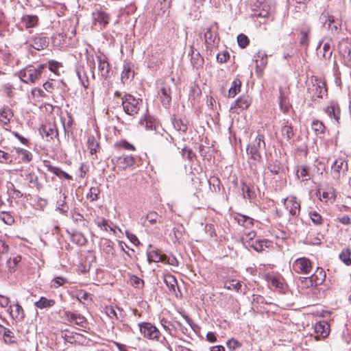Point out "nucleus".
Wrapping results in <instances>:
<instances>
[{
	"mask_svg": "<svg viewBox=\"0 0 351 351\" xmlns=\"http://www.w3.org/2000/svg\"><path fill=\"white\" fill-rule=\"evenodd\" d=\"M261 145L263 147L265 146L264 136L258 132V134L254 141L247 145L246 149L248 161L250 164V168L253 171L256 170L257 165L261 163L262 160V157L259 152Z\"/></svg>",
	"mask_w": 351,
	"mask_h": 351,
	"instance_id": "f257e3e1",
	"label": "nucleus"
},
{
	"mask_svg": "<svg viewBox=\"0 0 351 351\" xmlns=\"http://www.w3.org/2000/svg\"><path fill=\"white\" fill-rule=\"evenodd\" d=\"M45 68V64H39L38 66L28 65L19 71V77L25 83H35L41 77Z\"/></svg>",
	"mask_w": 351,
	"mask_h": 351,
	"instance_id": "f03ea898",
	"label": "nucleus"
},
{
	"mask_svg": "<svg viewBox=\"0 0 351 351\" xmlns=\"http://www.w3.org/2000/svg\"><path fill=\"white\" fill-rule=\"evenodd\" d=\"M307 89L313 98H323L327 94L326 82L322 78L315 76L311 77Z\"/></svg>",
	"mask_w": 351,
	"mask_h": 351,
	"instance_id": "7ed1b4c3",
	"label": "nucleus"
},
{
	"mask_svg": "<svg viewBox=\"0 0 351 351\" xmlns=\"http://www.w3.org/2000/svg\"><path fill=\"white\" fill-rule=\"evenodd\" d=\"M122 106L124 112L130 116L136 114L140 109L138 99L129 94L125 95L124 97L122 98Z\"/></svg>",
	"mask_w": 351,
	"mask_h": 351,
	"instance_id": "20e7f679",
	"label": "nucleus"
},
{
	"mask_svg": "<svg viewBox=\"0 0 351 351\" xmlns=\"http://www.w3.org/2000/svg\"><path fill=\"white\" fill-rule=\"evenodd\" d=\"M348 169V162L343 158H338L334 161L331 166L330 174L332 178L339 181L343 177Z\"/></svg>",
	"mask_w": 351,
	"mask_h": 351,
	"instance_id": "39448f33",
	"label": "nucleus"
},
{
	"mask_svg": "<svg viewBox=\"0 0 351 351\" xmlns=\"http://www.w3.org/2000/svg\"><path fill=\"white\" fill-rule=\"evenodd\" d=\"M141 333L144 337L151 340L158 341L160 337L158 329L149 322H141L138 324Z\"/></svg>",
	"mask_w": 351,
	"mask_h": 351,
	"instance_id": "423d86ee",
	"label": "nucleus"
},
{
	"mask_svg": "<svg viewBox=\"0 0 351 351\" xmlns=\"http://www.w3.org/2000/svg\"><path fill=\"white\" fill-rule=\"evenodd\" d=\"M293 269L296 273L308 275L312 270L311 263L307 258H299L293 262Z\"/></svg>",
	"mask_w": 351,
	"mask_h": 351,
	"instance_id": "0eeeda50",
	"label": "nucleus"
},
{
	"mask_svg": "<svg viewBox=\"0 0 351 351\" xmlns=\"http://www.w3.org/2000/svg\"><path fill=\"white\" fill-rule=\"evenodd\" d=\"M218 25L214 23L206 29L204 40L206 48H212L217 36Z\"/></svg>",
	"mask_w": 351,
	"mask_h": 351,
	"instance_id": "6e6552de",
	"label": "nucleus"
},
{
	"mask_svg": "<svg viewBox=\"0 0 351 351\" xmlns=\"http://www.w3.org/2000/svg\"><path fill=\"white\" fill-rule=\"evenodd\" d=\"M321 17L322 20H325L324 25H327L332 32L338 33L341 30V20L340 19L329 15L328 13H323Z\"/></svg>",
	"mask_w": 351,
	"mask_h": 351,
	"instance_id": "1a4fd4ad",
	"label": "nucleus"
},
{
	"mask_svg": "<svg viewBox=\"0 0 351 351\" xmlns=\"http://www.w3.org/2000/svg\"><path fill=\"white\" fill-rule=\"evenodd\" d=\"M286 209L292 216H298L300 212V204L294 196L287 197L284 202Z\"/></svg>",
	"mask_w": 351,
	"mask_h": 351,
	"instance_id": "9d476101",
	"label": "nucleus"
},
{
	"mask_svg": "<svg viewBox=\"0 0 351 351\" xmlns=\"http://www.w3.org/2000/svg\"><path fill=\"white\" fill-rule=\"evenodd\" d=\"M40 133L44 137H46L47 141L53 139V138L58 136V130L56 125L51 123H48L43 125L40 128Z\"/></svg>",
	"mask_w": 351,
	"mask_h": 351,
	"instance_id": "9b49d317",
	"label": "nucleus"
},
{
	"mask_svg": "<svg viewBox=\"0 0 351 351\" xmlns=\"http://www.w3.org/2000/svg\"><path fill=\"white\" fill-rule=\"evenodd\" d=\"M12 319L16 322H22L25 318V312L19 302L10 305L7 309Z\"/></svg>",
	"mask_w": 351,
	"mask_h": 351,
	"instance_id": "f8f14e48",
	"label": "nucleus"
},
{
	"mask_svg": "<svg viewBox=\"0 0 351 351\" xmlns=\"http://www.w3.org/2000/svg\"><path fill=\"white\" fill-rule=\"evenodd\" d=\"M171 90L170 85L164 82L161 84L158 95L162 104L167 107L171 102Z\"/></svg>",
	"mask_w": 351,
	"mask_h": 351,
	"instance_id": "ddd939ff",
	"label": "nucleus"
},
{
	"mask_svg": "<svg viewBox=\"0 0 351 351\" xmlns=\"http://www.w3.org/2000/svg\"><path fill=\"white\" fill-rule=\"evenodd\" d=\"M313 329L317 339L319 337L326 338L330 332V326L326 321L324 320L315 323Z\"/></svg>",
	"mask_w": 351,
	"mask_h": 351,
	"instance_id": "4468645a",
	"label": "nucleus"
},
{
	"mask_svg": "<svg viewBox=\"0 0 351 351\" xmlns=\"http://www.w3.org/2000/svg\"><path fill=\"white\" fill-rule=\"evenodd\" d=\"M325 112L329 117L333 118L337 122H339L341 110L339 104L337 101H330L329 105L326 108Z\"/></svg>",
	"mask_w": 351,
	"mask_h": 351,
	"instance_id": "2eb2a0df",
	"label": "nucleus"
},
{
	"mask_svg": "<svg viewBox=\"0 0 351 351\" xmlns=\"http://www.w3.org/2000/svg\"><path fill=\"white\" fill-rule=\"evenodd\" d=\"M317 53L324 59H330L332 53L331 40H328L325 42H322L317 48Z\"/></svg>",
	"mask_w": 351,
	"mask_h": 351,
	"instance_id": "dca6fc26",
	"label": "nucleus"
},
{
	"mask_svg": "<svg viewBox=\"0 0 351 351\" xmlns=\"http://www.w3.org/2000/svg\"><path fill=\"white\" fill-rule=\"evenodd\" d=\"M339 53L344 58L351 59V41L348 38L342 39L338 45Z\"/></svg>",
	"mask_w": 351,
	"mask_h": 351,
	"instance_id": "f3484780",
	"label": "nucleus"
},
{
	"mask_svg": "<svg viewBox=\"0 0 351 351\" xmlns=\"http://www.w3.org/2000/svg\"><path fill=\"white\" fill-rule=\"evenodd\" d=\"M93 24L100 26V28L106 26L108 23L109 16L103 11L97 10L93 12Z\"/></svg>",
	"mask_w": 351,
	"mask_h": 351,
	"instance_id": "a211bd4d",
	"label": "nucleus"
},
{
	"mask_svg": "<svg viewBox=\"0 0 351 351\" xmlns=\"http://www.w3.org/2000/svg\"><path fill=\"white\" fill-rule=\"evenodd\" d=\"M254 58L256 73L259 75L262 73L263 70L265 69L267 64V56L263 51H258Z\"/></svg>",
	"mask_w": 351,
	"mask_h": 351,
	"instance_id": "6ab92c4d",
	"label": "nucleus"
},
{
	"mask_svg": "<svg viewBox=\"0 0 351 351\" xmlns=\"http://www.w3.org/2000/svg\"><path fill=\"white\" fill-rule=\"evenodd\" d=\"M71 216L73 221L80 228H85L88 227V221L84 217L78 212L76 208H74L71 211Z\"/></svg>",
	"mask_w": 351,
	"mask_h": 351,
	"instance_id": "aec40b11",
	"label": "nucleus"
},
{
	"mask_svg": "<svg viewBox=\"0 0 351 351\" xmlns=\"http://www.w3.org/2000/svg\"><path fill=\"white\" fill-rule=\"evenodd\" d=\"M97 60L98 61V70L100 75L104 77H107L110 71V66L106 58L104 55H99L97 56Z\"/></svg>",
	"mask_w": 351,
	"mask_h": 351,
	"instance_id": "412c9836",
	"label": "nucleus"
},
{
	"mask_svg": "<svg viewBox=\"0 0 351 351\" xmlns=\"http://www.w3.org/2000/svg\"><path fill=\"white\" fill-rule=\"evenodd\" d=\"M271 245V241L267 239H257L254 241H252L249 247H252L256 252H261L269 248Z\"/></svg>",
	"mask_w": 351,
	"mask_h": 351,
	"instance_id": "4be33fe9",
	"label": "nucleus"
},
{
	"mask_svg": "<svg viewBox=\"0 0 351 351\" xmlns=\"http://www.w3.org/2000/svg\"><path fill=\"white\" fill-rule=\"evenodd\" d=\"M115 162L121 169H126L134 165L135 159L132 156H121L115 158Z\"/></svg>",
	"mask_w": 351,
	"mask_h": 351,
	"instance_id": "5701e85b",
	"label": "nucleus"
},
{
	"mask_svg": "<svg viewBox=\"0 0 351 351\" xmlns=\"http://www.w3.org/2000/svg\"><path fill=\"white\" fill-rule=\"evenodd\" d=\"M280 136L282 141L291 143L294 136L293 127L291 125L285 124L280 130Z\"/></svg>",
	"mask_w": 351,
	"mask_h": 351,
	"instance_id": "b1692460",
	"label": "nucleus"
},
{
	"mask_svg": "<svg viewBox=\"0 0 351 351\" xmlns=\"http://www.w3.org/2000/svg\"><path fill=\"white\" fill-rule=\"evenodd\" d=\"M251 104V99L248 96H241L234 102V104L231 106V110H237V108L244 110L248 108Z\"/></svg>",
	"mask_w": 351,
	"mask_h": 351,
	"instance_id": "393cba45",
	"label": "nucleus"
},
{
	"mask_svg": "<svg viewBox=\"0 0 351 351\" xmlns=\"http://www.w3.org/2000/svg\"><path fill=\"white\" fill-rule=\"evenodd\" d=\"M44 165L45 167L47 168V171L54 173L59 178L64 177L66 180H72L71 176L63 171L59 167L52 166L51 165L49 164V161H45Z\"/></svg>",
	"mask_w": 351,
	"mask_h": 351,
	"instance_id": "a878e982",
	"label": "nucleus"
},
{
	"mask_svg": "<svg viewBox=\"0 0 351 351\" xmlns=\"http://www.w3.org/2000/svg\"><path fill=\"white\" fill-rule=\"evenodd\" d=\"M25 177L31 187H36L38 190H40L42 184L39 182L38 178L35 173L26 172L25 173Z\"/></svg>",
	"mask_w": 351,
	"mask_h": 351,
	"instance_id": "bb28decb",
	"label": "nucleus"
},
{
	"mask_svg": "<svg viewBox=\"0 0 351 351\" xmlns=\"http://www.w3.org/2000/svg\"><path fill=\"white\" fill-rule=\"evenodd\" d=\"M311 32V27L308 24H303L300 29L301 38L300 44L302 46L307 47L308 45V36Z\"/></svg>",
	"mask_w": 351,
	"mask_h": 351,
	"instance_id": "cd10ccee",
	"label": "nucleus"
},
{
	"mask_svg": "<svg viewBox=\"0 0 351 351\" xmlns=\"http://www.w3.org/2000/svg\"><path fill=\"white\" fill-rule=\"evenodd\" d=\"M31 46L38 51L46 48L48 46L47 38L44 36L35 37L32 41Z\"/></svg>",
	"mask_w": 351,
	"mask_h": 351,
	"instance_id": "c85d7f7f",
	"label": "nucleus"
},
{
	"mask_svg": "<svg viewBox=\"0 0 351 351\" xmlns=\"http://www.w3.org/2000/svg\"><path fill=\"white\" fill-rule=\"evenodd\" d=\"M13 115L12 110L8 107L0 110V121L3 125H8Z\"/></svg>",
	"mask_w": 351,
	"mask_h": 351,
	"instance_id": "c756f323",
	"label": "nucleus"
},
{
	"mask_svg": "<svg viewBox=\"0 0 351 351\" xmlns=\"http://www.w3.org/2000/svg\"><path fill=\"white\" fill-rule=\"evenodd\" d=\"M235 220H237L239 225L247 228H249L254 225V219L252 218L241 214H238L235 217Z\"/></svg>",
	"mask_w": 351,
	"mask_h": 351,
	"instance_id": "7c9ffc66",
	"label": "nucleus"
},
{
	"mask_svg": "<svg viewBox=\"0 0 351 351\" xmlns=\"http://www.w3.org/2000/svg\"><path fill=\"white\" fill-rule=\"evenodd\" d=\"M134 76V73L131 69V66L129 63H125L123 64V69L121 73V81L123 84L127 83Z\"/></svg>",
	"mask_w": 351,
	"mask_h": 351,
	"instance_id": "2f4dec72",
	"label": "nucleus"
},
{
	"mask_svg": "<svg viewBox=\"0 0 351 351\" xmlns=\"http://www.w3.org/2000/svg\"><path fill=\"white\" fill-rule=\"evenodd\" d=\"M87 147L90 151V154L93 155L97 152L98 149H99V145L94 136L90 135L88 136Z\"/></svg>",
	"mask_w": 351,
	"mask_h": 351,
	"instance_id": "473e14b6",
	"label": "nucleus"
},
{
	"mask_svg": "<svg viewBox=\"0 0 351 351\" xmlns=\"http://www.w3.org/2000/svg\"><path fill=\"white\" fill-rule=\"evenodd\" d=\"M38 21V19L36 15H25L22 18V23L27 28L35 27Z\"/></svg>",
	"mask_w": 351,
	"mask_h": 351,
	"instance_id": "72a5a7b5",
	"label": "nucleus"
},
{
	"mask_svg": "<svg viewBox=\"0 0 351 351\" xmlns=\"http://www.w3.org/2000/svg\"><path fill=\"white\" fill-rule=\"evenodd\" d=\"M56 304L54 300L47 299L45 297H41L40 300L35 302L34 305L40 309L53 306Z\"/></svg>",
	"mask_w": 351,
	"mask_h": 351,
	"instance_id": "f704fd0d",
	"label": "nucleus"
},
{
	"mask_svg": "<svg viewBox=\"0 0 351 351\" xmlns=\"http://www.w3.org/2000/svg\"><path fill=\"white\" fill-rule=\"evenodd\" d=\"M326 274L322 268H317L315 273L311 276V280L315 284H321L325 280Z\"/></svg>",
	"mask_w": 351,
	"mask_h": 351,
	"instance_id": "c9c22d12",
	"label": "nucleus"
},
{
	"mask_svg": "<svg viewBox=\"0 0 351 351\" xmlns=\"http://www.w3.org/2000/svg\"><path fill=\"white\" fill-rule=\"evenodd\" d=\"M241 191L244 198L251 200L256 197L254 191L252 190V188L249 184L243 183Z\"/></svg>",
	"mask_w": 351,
	"mask_h": 351,
	"instance_id": "e433bc0d",
	"label": "nucleus"
},
{
	"mask_svg": "<svg viewBox=\"0 0 351 351\" xmlns=\"http://www.w3.org/2000/svg\"><path fill=\"white\" fill-rule=\"evenodd\" d=\"M241 82L240 80L235 79L232 82V86L228 90V95L230 97H234L241 90Z\"/></svg>",
	"mask_w": 351,
	"mask_h": 351,
	"instance_id": "4c0bfd02",
	"label": "nucleus"
},
{
	"mask_svg": "<svg viewBox=\"0 0 351 351\" xmlns=\"http://www.w3.org/2000/svg\"><path fill=\"white\" fill-rule=\"evenodd\" d=\"M145 219L151 225H155L157 222L162 223V218L157 213L154 211L149 212L145 216Z\"/></svg>",
	"mask_w": 351,
	"mask_h": 351,
	"instance_id": "58836bf2",
	"label": "nucleus"
},
{
	"mask_svg": "<svg viewBox=\"0 0 351 351\" xmlns=\"http://www.w3.org/2000/svg\"><path fill=\"white\" fill-rule=\"evenodd\" d=\"M224 287L228 290H234L237 292L239 291L241 288L240 281L237 280H227L224 282Z\"/></svg>",
	"mask_w": 351,
	"mask_h": 351,
	"instance_id": "ea45409f",
	"label": "nucleus"
},
{
	"mask_svg": "<svg viewBox=\"0 0 351 351\" xmlns=\"http://www.w3.org/2000/svg\"><path fill=\"white\" fill-rule=\"evenodd\" d=\"M267 168L274 175L278 174L282 169L280 163L278 160L269 162Z\"/></svg>",
	"mask_w": 351,
	"mask_h": 351,
	"instance_id": "a19ab883",
	"label": "nucleus"
},
{
	"mask_svg": "<svg viewBox=\"0 0 351 351\" xmlns=\"http://www.w3.org/2000/svg\"><path fill=\"white\" fill-rule=\"evenodd\" d=\"M174 128L178 131L185 132L187 130L186 122L180 119H174L173 121Z\"/></svg>",
	"mask_w": 351,
	"mask_h": 351,
	"instance_id": "79ce46f5",
	"label": "nucleus"
},
{
	"mask_svg": "<svg viewBox=\"0 0 351 351\" xmlns=\"http://www.w3.org/2000/svg\"><path fill=\"white\" fill-rule=\"evenodd\" d=\"M350 250L348 248L343 249L341 254H339L340 260L344 263L346 265H350L351 264V258H350Z\"/></svg>",
	"mask_w": 351,
	"mask_h": 351,
	"instance_id": "37998d69",
	"label": "nucleus"
},
{
	"mask_svg": "<svg viewBox=\"0 0 351 351\" xmlns=\"http://www.w3.org/2000/svg\"><path fill=\"white\" fill-rule=\"evenodd\" d=\"M256 233L254 231L244 232L241 237V240L244 243H246L250 246V243L254 241V238L256 237Z\"/></svg>",
	"mask_w": 351,
	"mask_h": 351,
	"instance_id": "c03bdc74",
	"label": "nucleus"
},
{
	"mask_svg": "<svg viewBox=\"0 0 351 351\" xmlns=\"http://www.w3.org/2000/svg\"><path fill=\"white\" fill-rule=\"evenodd\" d=\"M21 257L20 256H14L12 258H9L7 260V265L10 272L14 271V268L16 265L21 261Z\"/></svg>",
	"mask_w": 351,
	"mask_h": 351,
	"instance_id": "a18cd8bd",
	"label": "nucleus"
},
{
	"mask_svg": "<svg viewBox=\"0 0 351 351\" xmlns=\"http://www.w3.org/2000/svg\"><path fill=\"white\" fill-rule=\"evenodd\" d=\"M20 158L25 162H29L32 159V154L27 150L24 149H18L16 151Z\"/></svg>",
	"mask_w": 351,
	"mask_h": 351,
	"instance_id": "49530a36",
	"label": "nucleus"
},
{
	"mask_svg": "<svg viewBox=\"0 0 351 351\" xmlns=\"http://www.w3.org/2000/svg\"><path fill=\"white\" fill-rule=\"evenodd\" d=\"M71 241L80 245H83L86 243V239L80 232H74L71 235Z\"/></svg>",
	"mask_w": 351,
	"mask_h": 351,
	"instance_id": "de8ad7c7",
	"label": "nucleus"
},
{
	"mask_svg": "<svg viewBox=\"0 0 351 351\" xmlns=\"http://www.w3.org/2000/svg\"><path fill=\"white\" fill-rule=\"evenodd\" d=\"M165 282L170 291H175L177 285V280L172 275H167L165 277Z\"/></svg>",
	"mask_w": 351,
	"mask_h": 351,
	"instance_id": "09e8293b",
	"label": "nucleus"
},
{
	"mask_svg": "<svg viewBox=\"0 0 351 351\" xmlns=\"http://www.w3.org/2000/svg\"><path fill=\"white\" fill-rule=\"evenodd\" d=\"M66 198V196L64 195L63 199H60V200L57 201V203H56V208L61 213H66L69 209V208L66 205V203L65 202Z\"/></svg>",
	"mask_w": 351,
	"mask_h": 351,
	"instance_id": "8fccbe9b",
	"label": "nucleus"
},
{
	"mask_svg": "<svg viewBox=\"0 0 351 351\" xmlns=\"http://www.w3.org/2000/svg\"><path fill=\"white\" fill-rule=\"evenodd\" d=\"M312 129L317 134H322L324 132L325 126L322 122H321L318 120H315V121H313L312 123Z\"/></svg>",
	"mask_w": 351,
	"mask_h": 351,
	"instance_id": "3c124183",
	"label": "nucleus"
},
{
	"mask_svg": "<svg viewBox=\"0 0 351 351\" xmlns=\"http://www.w3.org/2000/svg\"><path fill=\"white\" fill-rule=\"evenodd\" d=\"M8 250V245L3 241L0 240V261L7 258Z\"/></svg>",
	"mask_w": 351,
	"mask_h": 351,
	"instance_id": "603ef678",
	"label": "nucleus"
},
{
	"mask_svg": "<svg viewBox=\"0 0 351 351\" xmlns=\"http://www.w3.org/2000/svg\"><path fill=\"white\" fill-rule=\"evenodd\" d=\"M238 45L241 48H245L249 45V39L247 36L243 34H240L237 36Z\"/></svg>",
	"mask_w": 351,
	"mask_h": 351,
	"instance_id": "864d4df0",
	"label": "nucleus"
},
{
	"mask_svg": "<svg viewBox=\"0 0 351 351\" xmlns=\"http://www.w3.org/2000/svg\"><path fill=\"white\" fill-rule=\"evenodd\" d=\"M226 346L230 350H234L237 348H240L241 346V343L237 339L232 338L227 341Z\"/></svg>",
	"mask_w": 351,
	"mask_h": 351,
	"instance_id": "5fc2aeb1",
	"label": "nucleus"
},
{
	"mask_svg": "<svg viewBox=\"0 0 351 351\" xmlns=\"http://www.w3.org/2000/svg\"><path fill=\"white\" fill-rule=\"evenodd\" d=\"M310 218L315 225H319L322 223V216L316 211H312L309 213Z\"/></svg>",
	"mask_w": 351,
	"mask_h": 351,
	"instance_id": "6e6d98bb",
	"label": "nucleus"
},
{
	"mask_svg": "<svg viewBox=\"0 0 351 351\" xmlns=\"http://www.w3.org/2000/svg\"><path fill=\"white\" fill-rule=\"evenodd\" d=\"M280 90V97H279V105L281 110H282L284 112H287L289 111V106L286 104L285 99L282 95V88H279Z\"/></svg>",
	"mask_w": 351,
	"mask_h": 351,
	"instance_id": "4d7b16f0",
	"label": "nucleus"
},
{
	"mask_svg": "<svg viewBox=\"0 0 351 351\" xmlns=\"http://www.w3.org/2000/svg\"><path fill=\"white\" fill-rule=\"evenodd\" d=\"M62 337L64 340L70 343H73L76 341L75 335H78L77 334L73 335L72 332L66 331L62 333Z\"/></svg>",
	"mask_w": 351,
	"mask_h": 351,
	"instance_id": "13d9d810",
	"label": "nucleus"
},
{
	"mask_svg": "<svg viewBox=\"0 0 351 351\" xmlns=\"http://www.w3.org/2000/svg\"><path fill=\"white\" fill-rule=\"evenodd\" d=\"M298 173H299L298 174V177L300 176L303 178L304 180H309L310 178L308 176V168L306 167H301V168L298 171Z\"/></svg>",
	"mask_w": 351,
	"mask_h": 351,
	"instance_id": "bf43d9fd",
	"label": "nucleus"
},
{
	"mask_svg": "<svg viewBox=\"0 0 351 351\" xmlns=\"http://www.w3.org/2000/svg\"><path fill=\"white\" fill-rule=\"evenodd\" d=\"M10 302V300L8 297L0 294V308H8Z\"/></svg>",
	"mask_w": 351,
	"mask_h": 351,
	"instance_id": "052dcab7",
	"label": "nucleus"
},
{
	"mask_svg": "<svg viewBox=\"0 0 351 351\" xmlns=\"http://www.w3.org/2000/svg\"><path fill=\"white\" fill-rule=\"evenodd\" d=\"M12 161L11 156L9 154L0 150V162H9Z\"/></svg>",
	"mask_w": 351,
	"mask_h": 351,
	"instance_id": "680f3d73",
	"label": "nucleus"
},
{
	"mask_svg": "<svg viewBox=\"0 0 351 351\" xmlns=\"http://www.w3.org/2000/svg\"><path fill=\"white\" fill-rule=\"evenodd\" d=\"M163 261H166L167 264L173 265V266H178V264H179L178 261L174 256L167 257L166 256H164Z\"/></svg>",
	"mask_w": 351,
	"mask_h": 351,
	"instance_id": "e2e57ef3",
	"label": "nucleus"
},
{
	"mask_svg": "<svg viewBox=\"0 0 351 351\" xmlns=\"http://www.w3.org/2000/svg\"><path fill=\"white\" fill-rule=\"evenodd\" d=\"M230 56L228 52H223L222 53H219L217 56V60L220 63H224L229 58Z\"/></svg>",
	"mask_w": 351,
	"mask_h": 351,
	"instance_id": "0e129e2a",
	"label": "nucleus"
},
{
	"mask_svg": "<svg viewBox=\"0 0 351 351\" xmlns=\"http://www.w3.org/2000/svg\"><path fill=\"white\" fill-rule=\"evenodd\" d=\"M0 328L3 330V335L5 338H7L10 341H11L12 339L14 337L13 332L9 328H5L2 325H1V327H0Z\"/></svg>",
	"mask_w": 351,
	"mask_h": 351,
	"instance_id": "69168bd1",
	"label": "nucleus"
},
{
	"mask_svg": "<svg viewBox=\"0 0 351 351\" xmlns=\"http://www.w3.org/2000/svg\"><path fill=\"white\" fill-rule=\"evenodd\" d=\"M61 66V64L56 61H49V69L56 73L58 68Z\"/></svg>",
	"mask_w": 351,
	"mask_h": 351,
	"instance_id": "338daca9",
	"label": "nucleus"
},
{
	"mask_svg": "<svg viewBox=\"0 0 351 351\" xmlns=\"http://www.w3.org/2000/svg\"><path fill=\"white\" fill-rule=\"evenodd\" d=\"M148 258L150 261H154V262H159V261H163L164 258L162 255L157 254L156 252H154V256L152 255L151 253L148 255Z\"/></svg>",
	"mask_w": 351,
	"mask_h": 351,
	"instance_id": "774afa93",
	"label": "nucleus"
}]
</instances>
